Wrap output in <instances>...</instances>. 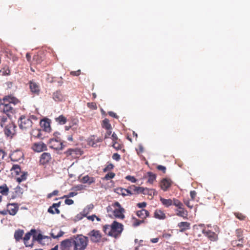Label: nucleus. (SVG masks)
<instances>
[{"mask_svg": "<svg viewBox=\"0 0 250 250\" xmlns=\"http://www.w3.org/2000/svg\"><path fill=\"white\" fill-rule=\"evenodd\" d=\"M20 104V101L13 95L4 96L0 103V114L12 116L16 112V105Z\"/></svg>", "mask_w": 250, "mask_h": 250, "instance_id": "obj_1", "label": "nucleus"}, {"mask_svg": "<svg viewBox=\"0 0 250 250\" xmlns=\"http://www.w3.org/2000/svg\"><path fill=\"white\" fill-rule=\"evenodd\" d=\"M38 118L35 115H21L18 120V124L20 129L27 130L30 128L33 125V121H36Z\"/></svg>", "mask_w": 250, "mask_h": 250, "instance_id": "obj_2", "label": "nucleus"}, {"mask_svg": "<svg viewBox=\"0 0 250 250\" xmlns=\"http://www.w3.org/2000/svg\"><path fill=\"white\" fill-rule=\"evenodd\" d=\"M77 250H85L88 245V237L83 235H77L71 237Z\"/></svg>", "mask_w": 250, "mask_h": 250, "instance_id": "obj_3", "label": "nucleus"}, {"mask_svg": "<svg viewBox=\"0 0 250 250\" xmlns=\"http://www.w3.org/2000/svg\"><path fill=\"white\" fill-rule=\"evenodd\" d=\"M112 206L114 208L113 211V215L115 217L123 219L125 218L124 213L125 211V209L121 206L118 202H115L112 204Z\"/></svg>", "mask_w": 250, "mask_h": 250, "instance_id": "obj_4", "label": "nucleus"}, {"mask_svg": "<svg viewBox=\"0 0 250 250\" xmlns=\"http://www.w3.org/2000/svg\"><path fill=\"white\" fill-rule=\"evenodd\" d=\"M16 125L13 122L9 123L5 125L3 131L5 136L7 137L12 138L16 134Z\"/></svg>", "mask_w": 250, "mask_h": 250, "instance_id": "obj_5", "label": "nucleus"}, {"mask_svg": "<svg viewBox=\"0 0 250 250\" xmlns=\"http://www.w3.org/2000/svg\"><path fill=\"white\" fill-rule=\"evenodd\" d=\"M60 248L61 250H77L71 238L62 241Z\"/></svg>", "mask_w": 250, "mask_h": 250, "instance_id": "obj_6", "label": "nucleus"}, {"mask_svg": "<svg viewBox=\"0 0 250 250\" xmlns=\"http://www.w3.org/2000/svg\"><path fill=\"white\" fill-rule=\"evenodd\" d=\"M111 229L112 230V236L117 237L122 232L123 225L116 221H114L111 224Z\"/></svg>", "mask_w": 250, "mask_h": 250, "instance_id": "obj_7", "label": "nucleus"}, {"mask_svg": "<svg viewBox=\"0 0 250 250\" xmlns=\"http://www.w3.org/2000/svg\"><path fill=\"white\" fill-rule=\"evenodd\" d=\"M88 235L90 238V240L94 243L99 242L102 238V234L99 230L93 229L90 231Z\"/></svg>", "mask_w": 250, "mask_h": 250, "instance_id": "obj_8", "label": "nucleus"}, {"mask_svg": "<svg viewBox=\"0 0 250 250\" xmlns=\"http://www.w3.org/2000/svg\"><path fill=\"white\" fill-rule=\"evenodd\" d=\"M50 147L56 150H62L63 148L62 142L57 139H51L49 140Z\"/></svg>", "mask_w": 250, "mask_h": 250, "instance_id": "obj_9", "label": "nucleus"}, {"mask_svg": "<svg viewBox=\"0 0 250 250\" xmlns=\"http://www.w3.org/2000/svg\"><path fill=\"white\" fill-rule=\"evenodd\" d=\"M31 148L34 151L37 152H41L47 149V146L42 142L33 144Z\"/></svg>", "mask_w": 250, "mask_h": 250, "instance_id": "obj_10", "label": "nucleus"}, {"mask_svg": "<svg viewBox=\"0 0 250 250\" xmlns=\"http://www.w3.org/2000/svg\"><path fill=\"white\" fill-rule=\"evenodd\" d=\"M28 84L31 93L35 95H39L41 92L39 84L33 81H30Z\"/></svg>", "mask_w": 250, "mask_h": 250, "instance_id": "obj_11", "label": "nucleus"}, {"mask_svg": "<svg viewBox=\"0 0 250 250\" xmlns=\"http://www.w3.org/2000/svg\"><path fill=\"white\" fill-rule=\"evenodd\" d=\"M103 139L95 135L91 136L88 139V144L94 147L97 146V143L102 142Z\"/></svg>", "mask_w": 250, "mask_h": 250, "instance_id": "obj_12", "label": "nucleus"}, {"mask_svg": "<svg viewBox=\"0 0 250 250\" xmlns=\"http://www.w3.org/2000/svg\"><path fill=\"white\" fill-rule=\"evenodd\" d=\"M202 232L211 241H215L218 239L217 234L210 230L203 229Z\"/></svg>", "mask_w": 250, "mask_h": 250, "instance_id": "obj_13", "label": "nucleus"}, {"mask_svg": "<svg viewBox=\"0 0 250 250\" xmlns=\"http://www.w3.org/2000/svg\"><path fill=\"white\" fill-rule=\"evenodd\" d=\"M19 210V206L18 204L12 203L8 204L7 205V211L9 214L15 215Z\"/></svg>", "mask_w": 250, "mask_h": 250, "instance_id": "obj_14", "label": "nucleus"}, {"mask_svg": "<svg viewBox=\"0 0 250 250\" xmlns=\"http://www.w3.org/2000/svg\"><path fill=\"white\" fill-rule=\"evenodd\" d=\"M23 157V153L20 150L14 151L10 155V158L12 161L18 162L22 159Z\"/></svg>", "mask_w": 250, "mask_h": 250, "instance_id": "obj_15", "label": "nucleus"}, {"mask_svg": "<svg viewBox=\"0 0 250 250\" xmlns=\"http://www.w3.org/2000/svg\"><path fill=\"white\" fill-rule=\"evenodd\" d=\"M51 160V156L50 153L48 152L43 153L40 159V163L41 165H44L48 163Z\"/></svg>", "mask_w": 250, "mask_h": 250, "instance_id": "obj_16", "label": "nucleus"}, {"mask_svg": "<svg viewBox=\"0 0 250 250\" xmlns=\"http://www.w3.org/2000/svg\"><path fill=\"white\" fill-rule=\"evenodd\" d=\"M160 187L164 191H167L172 184V181L168 178L163 179L160 182Z\"/></svg>", "mask_w": 250, "mask_h": 250, "instance_id": "obj_17", "label": "nucleus"}, {"mask_svg": "<svg viewBox=\"0 0 250 250\" xmlns=\"http://www.w3.org/2000/svg\"><path fill=\"white\" fill-rule=\"evenodd\" d=\"M61 202H59L57 203H54L53 205L50 206L48 209V212L51 214H60V211L58 208L61 206Z\"/></svg>", "mask_w": 250, "mask_h": 250, "instance_id": "obj_18", "label": "nucleus"}, {"mask_svg": "<svg viewBox=\"0 0 250 250\" xmlns=\"http://www.w3.org/2000/svg\"><path fill=\"white\" fill-rule=\"evenodd\" d=\"M115 191L118 194L122 195L125 197V196L131 195L132 193L129 189H125L122 188H118L115 189Z\"/></svg>", "mask_w": 250, "mask_h": 250, "instance_id": "obj_19", "label": "nucleus"}, {"mask_svg": "<svg viewBox=\"0 0 250 250\" xmlns=\"http://www.w3.org/2000/svg\"><path fill=\"white\" fill-rule=\"evenodd\" d=\"M65 96L60 90H57L53 94V99L56 102H62L64 100Z\"/></svg>", "mask_w": 250, "mask_h": 250, "instance_id": "obj_20", "label": "nucleus"}, {"mask_svg": "<svg viewBox=\"0 0 250 250\" xmlns=\"http://www.w3.org/2000/svg\"><path fill=\"white\" fill-rule=\"evenodd\" d=\"M66 154L67 156H72L73 157H76L78 155L82 154V151L79 148H70L66 151Z\"/></svg>", "mask_w": 250, "mask_h": 250, "instance_id": "obj_21", "label": "nucleus"}, {"mask_svg": "<svg viewBox=\"0 0 250 250\" xmlns=\"http://www.w3.org/2000/svg\"><path fill=\"white\" fill-rule=\"evenodd\" d=\"M42 131L39 129H33L31 132V137L34 138H37V139H43V136L42 134Z\"/></svg>", "mask_w": 250, "mask_h": 250, "instance_id": "obj_22", "label": "nucleus"}, {"mask_svg": "<svg viewBox=\"0 0 250 250\" xmlns=\"http://www.w3.org/2000/svg\"><path fill=\"white\" fill-rule=\"evenodd\" d=\"M178 227L180 229V232H184L190 229V224L188 222H181L178 224Z\"/></svg>", "mask_w": 250, "mask_h": 250, "instance_id": "obj_23", "label": "nucleus"}, {"mask_svg": "<svg viewBox=\"0 0 250 250\" xmlns=\"http://www.w3.org/2000/svg\"><path fill=\"white\" fill-rule=\"evenodd\" d=\"M143 188L141 187H136L135 185H131L128 188V189L131 190L132 194H138L142 193Z\"/></svg>", "mask_w": 250, "mask_h": 250, "instance_id": "obj_24", "label": "nucleus"}, {"mask_svg": "<svg viewBox=\"0 0 250 250\" xmlns=\"http://www.w3.org/2000/svg\"><path fill=\"white\" fill-rule=\"evenodd\" d=\"M42 127L43 128L44 131L49 132L51 131V128L50 126V123L47 120H42L41 122Z\"/></svg>", "mask_w": 250, "mask_h": 250, "instance_id": "obj_25", "label": "nucleus"}, {"mask_svg": "<svg viewBox=\"0 0 250 250\" xmlns=\"http://www.w3.org/2000/svg\"><path fill=\"white\" fill-rule=\"evenodd\" d=\"M176 215L178 216L182 217L183 218L187 219L188 212L187 210L185 209L183 207H182V209L178 208L176 210Z\"/></svg>", "mask_w": 250, "mask_h": 250, "instance_id": "obj_26", "label": "nucleus"}, {"mask_svg": "<svg viewBox=\"0 0 250 250\" xmlns=\"http://www.w3.org/2000/svg\"><path fill=\"white\" fill-rule=\"evenodd\" d=\"M136 215L142 219H145L149 216V213L147 210L145 209H142L140 210L137 211Z\"/></svg>", "mask_w": 250, "mask_h": 250, "instance_id": "obj_27", "label": "nucleus"}, {"mask_svg": "<svg viewBox=\"0 0 250 250\" xmlns=\"http://www.w3.org/2000/svg\"><path fill=\"white\" fill-rule=\"evenodd\" d=\"M81 182L83 183H88L89 185L95 182V179L92 177H89L88 175L83 176L81 180Z\"/></svg>", "mask_w": 250, "mask_h": 250, "instance_id": "obj_28", "label": "nucleus"}, {"mask_svg": "<svg viewBox=\"0 0 250 250\" xmlns=\"http://www.w3.org/2000/svg\"><path fill=\"white\" fill-rule=\"evenodd\" d=\"M64 233V232L61 230H59L58 232H57V230L53 229L51 231L50 235L51 237L54 239H57L63 236Z\"/></svg>", "mask_w": 250, "mask_h": 250, "instance_id": "obj_29", "label": "nucleus"}, {"mask_svg": "<svg viewBox=\"0 0 250 250\" xmlns=\"http://www.w3.org/2000/svg\"><path fill=\"white\" fill-rule=\"evenodd\" d=\"M0 125L3 127L6 125V123L8 121V118H10L12 116H7L5 114H0Z\"/></svg>", "mask_w": 250, "mask_h": 250, "instance_id": "obj_30", "label": "nucleus"}, {"mask_svg": "<svg viewBox=\"0 0 250 250\" xmlns=\"http://www.w3.org/2000/svg\"><path fill=\"white\" fill-rule=\"evenodd\" d=\"M236 236L239 242L242 243L244 242V239L243 237V231L241 229H237L235 231Z\"/></svg>", "mask_w": 250, "mask_h": 250, "instance_id": "obj_31", "label": "nucleus"}, {"mask_svg": "<svg viewBox=\"0 0 250 250\" xmlns=\"http://www.w3.org/2000/svg\"><path fill=\"white\" fill-rule=\"evenodd\" d=\"M154 216L158 219H164L166 216L165 214L161 210L157 209L154 212Z\"/></svg>", "mask_w": 250, "mask_h": 250, "instance_id": "obj_32", "label": "nucleus"}, {"mask_svg": "<svg viewBox=\"0 0 250 250\" xmlns=\"http://www.w3.org/2000/svg\"><path fill=\"white\" fill-rule=\"evenodd\" d=\"M23 234V230L18 229L16 230L14 233V238L16 239V241H19L22 238Z\"/></svg>", "mask_w": 250, "mask_h": 250, "instance_id": "obj_33", "label": "nucleus"}, {"mask_svg": "<svg viewBox=\"0 0 250 250\" xmlns=\"http://www.w3.org/2000/svg\"><path fill=\"white\" fill-rule=\"evenodd\" d=\"M103 231L106 234L112 236V230L111 229V225H105L104 226Z\"/></svg>", "mask_w": 250, "mask_h": 250, "instance_id": "obj_34", "label": "nucleus"}, {"mask_svg": "<svg viewBox=\"0 0 250 250\" xmlns=\"http://www.w3.org/2000/svg\"><path fill=\"white\" fill-rule=\"evenodd\" d=\"M160 201L162 204L166 207H168L172 205L173 200L170 199H166L163 198H160Z\"/></svg>", "mask_w": 250, "mask_h": 250, "instance_id": "obj_35", "label": "nucleus"}, {"mask_svg": "<svg viewBox=\"0 0 250 250\" xmlns=\"http://www.w3.org/2000/svg\"><path fill=\"white\" fill-rule=\"evenodd\" d=\"M9 192V188L6 184L0 186V194L2 195H7Z\"/></svg>", "mask_w": 250, "mask_h": 250, "instance_id": "obj_36", "label": "nucleus"}, {"mask_svg": "<svg viewBox=\"0 0 250 250\" xmlns=\"http://www.w3.org/2000/svg\"><path fill=\"white\" fill-rule=\"evenodd\" d=\"M94 208V205L92 204L88 205L84 208L83 209V213L84 215H86L89 214L90 212L92 211Z\"/></svg>", "mask_w": 250, "mask_h": 250, "instance_id": "obj_37", "label": "nucleus"}, {"mask_svg": "<svg viewBox=\"0 0 250 250\" xmlns=\"http://www.w3.org/2000/svg\"><path fill=\"white\" fill-rule=\"evenodd\" d=\"M55 121L60 125H64L67 122V119L62 115L55 118Z\"/></svg>", "mask_w": 250, "mask_h": 250, "instance_id": "obj_38", "label": "nucleus"}, {"mask_svg": "<svg viewBox=\"0 0 250 250\" xmlns=\"http://www.w3.org/2000/svg\"><path fill=\"white\" fill-rule=\"evenodd\" d=\"M102 126L106 129H112L111 125L109 123V120L106 118L104 119L102 121Z\"/></svg>", "mask_w": 250, "mask_h": 250, "instance_id": "obj_39", "label": "nucleus"}, {"mask_svg": "<svg viewBox=\"0 0 250 250\" xmlns=\"http://www.w3.org/2000/svg\"><path fill=\"white\" fill-rule=\"evenodd\" d=\"M21 173V175L16 178V181L19 183L22 181H25L26 179L27 176V172H22Z\"/></svg>", "mask_w": 250, "mask_h": 250, "instance_id": "obj_40", "label": "nucleus"}, {"mask_svg": "<svg viewBox=\"0 0 250 250\" xmlns=\"http://www.w3.org/2000/svg\"><path fill=\"white\" fill-rule=\"evenodd\" d=\"M143 191L142 193L144 194H147L150 196H152L154 194L155 190L153 189H149L147 188H143Z\"/></svg>", "mask_w": 250, "mask_h": 250, "instance_id": "obj_41", "label": "nucleus"}, {"mask_svg": "<svg viewBox=\"0 0 250 250\" xmlns=\"http://www.w3.org/2000/svg\"><path fill=\"white\" fill-rule=\"evenodd\" d=\"M11 171H13L16 175H18L21 173V169L19 165H14L11 168Z\"/></svg>", "mask_w": 250, "mask_h": 250, "instance_id": "obj_42", "label": "nucleus"}, {"mask_svg": "<svg viewBox=\"0 0 250 250\" xmlns=\"http://www.w3.org/2000/svg\"><path fill=\"white\" fill-rule=\"evenodd\" d=\"M243 243H244L239 242L238 241V240H234L231 241V245L233 247H237L239 248H242L243 247V246H244Z\"/></svg>", "mask_w": 250, "mask_h": 250, "instance_id": "obj_43", "label": "nucleus"}, {"mask_svg": "<svg viewBox=\"0 0 250 250\" xmlns=\"http://www.w3.org/2000/svg\"><path fill=\"white\" fill-rule=\"evenodd\" d=\"M147 174H148V178L147 182H148L150 184H152L153 182L156 179V175H155V174H153L152 172H148Z\"/></svg>", "mask_w": 250, "mask_h": 250, "instance_id": "obj_44", "label": "nucleus"}, {"mask_svg": "<svg viewBox=\"0 0 250 250\" xmlns=\"http://www.w3.org/2000/svg\"><path fill=\"white\" fill-rule=\"evenodd\" d=\"M172 205L177 207L179 209H182V207H184L183 204L179 200L175 198L173 199Z\"/></svg>", "mask_w": 250, "mask_h": 250, "instance_id": "obj_45", "label": "nucleus"}, {"mask_svg": "<svg viewBox=\"0 0 250 250\" xmlns=\"http://www.w3.org/2000/svg\"><path fill=\"white\" fill-rule=\"evenodd\" d=\"M112 147H113L116 150H121L122 148L123 145L119 143V141H116L112 143Z\"/></svg>", "mask_w": 250, "mask_h": 250, "instance_id": "obj_46", "label": "nucleus"}, {"mask_svg": "<svg viewBox=\"0 0 250 250\" xmlns=\"http://www.w3.org/2000/svg\"><path fill=\"white\" fill-rule=\"evenodd\" d=\"M115 176V174L114 172H109L105 175L103 179L105 180H109L113 178Z\"/></svg>", "mask_w": 250, "mask_h": 250, "instance_id": "obj_47", "label": "nucleus"}, {"mask_svg": "<svg viewBox=\"0 0 250 250\" xmlns=\"http://www.w3.org/2000/svg\"><path fill=\"white\" fill-rule=\"evenodd\" d=\"M33 61L36 62V63H40L42 60V57L38 54L34 56Z\"/></svg>", "mask_w": 250, "mask_h": 250, "instance_id": "obj_48", "label": "nucleus"}, {"mask_svg": "<svg viewBox=\"0 0 250 250\" xmlns=\"http://www.w3.org/2000/svg\"><path fill=\"white\" fill-rule=\"evenodd\" d=\"M86 217L88 220H90L91 221H94V219H96L97 221H101V219L99 217L97 216L95 214H93L90 216H86Z\"/></svg>", "mask_w": 250, "mask_h": 250, "instance_id": "obj_49", "label": "nucleus"}, {"mask_svg": "<svg viewBox=\"0 0 250 250\" xmlns=\"http://www.w3.org/2000/svg\"><path fill=\"white\" fill-rule=\"evenodd\" d=\"M235 217L240 220H244L246 218V216L241 213L235 212L234 213Z\"/></svg>", "mask_w": 250, "mask_h": 250, "instance_id": "obj_50", "label": "nucleus"}, {"mask_svg": "<svg viewBox=\"0 0 250 250\" xmlns=\"http://www.w3.org/2000/svg\"><path fill=\"white\" fill-rule=\"evenodd\" d=\"M87 106L88 107L93 110H95L97 108L96 104L94 102L87 103Z\"/></svg>", "mask_w": 250, "mask_h": 250, "instance_id": "obj_51", "label": "nucleus"}, {"mask_svg": "<svg viewBox=\"0 0 250 250\" xmlns=\"http://www.w3.org/2000/svg\"><path fill=\"white\" fill-rule=\"evenodd\" d=\"M31 236V233L30 232L26 233L24 235V237L23 238V239L25 245L26 244L27 241L30 239Z\"/></svg>", "mask_w": 250, "mask_h": 250, "instance_id": "obj_52", "label": "nucleus"}, {"mask_svg": "<svg viewBox=\"0 0 250 250\" xmlns=\"http://www.w3.org/2000/svg\"><path fill=\"white\" fill-rule=\"evenodd\" d=\"M114 167V166L112 164L110 163L106 165V166L104 168L103 171L104 172H106L108 170H111Z\"/></svg>", "mask_w": 250, "mask_h": 250, "instance_id": "obj_53", "label": "nucleus"}, {"mask_svg": "<svg viewBox=\"0 0 250 250\" xmlns=\"http://www.w3.org/2000/svg\"><path fill=\"white\" fill-rule=\"evenodd\" d=\"M34 237L41 243L43 240V235L41 233H39L37 236H34Z\"/></svg>", "mask_w": 250, "mask_h": 250, "instance_id": "obj_54", "label": "nucleus"}, {"mask_svg": "<svg viewBox=\"0 0 250 250\" xmlns=\"http://www.w3.org/2000/svg\"><path fill=\"white\" fill-rule=\"evenodd\" d=\"M125 179L132 183H135L137 181L136 179L134 176L130 175L126 176Z\"/></svg>", "mask_w": 250, "mask_h": 250, "instance_id": "obj_55", "label": "nucleus"}, {"mask_svg": "<svg viewBox=\"0 0 250 250\" xmlns=\"http://www.w3.org/2000/svg\"><path fill=\"white\" fill-rule=\"evenodd\" d=\"M77 194V192H70L67 195H64L62 198H68L69 197H73Z\"/></svg>", "mask_w": 250, "mask_h": 250, "instance_id": "obj_56", "label": "nucleus"}, {"mask_svg": "<svg viewBox=\"0 0 250 250\" xmlns=\"http://www.w3.org/2000/svg\"><path fill=\"white\" fill-rule=\"evenodd\" d=\"M85 216H86V215H84V214L83 213V211H82L80 213L77 215V216H76V220H78V221L81 220L84 217H85Z\"/></svg>", "mask_w": 250, "mask_h": 250, "instance_id": "obj_57", "label": "nucleus"}, {"mask_svg": "<svg viewBox=\"0 0 250 250\" xmlns=\"http://www.w3.org/2000/svg\"><path fill=\"white\" fill-rule=\"evenodd\" d=\"M111 129H106L107 131L104 135V139H106L110 137V136L111 135L112 133Z\"/></svg>", "mask_w": 250, "mask_h": 250, "instance_id": "obj_58", "label": "nucleus"}, {"mask_svg": "<svg viewBox=\"0 0 250 250\" xmlns=\"http://www.w3.org/2000/svg\"><path fill=\"white\" fill-rule=\"evenodd\" d=\"M112 159L117 161H119L121 159V156L117 153H114L112 155Z\"/></svg>", "mask_w": 250, "mask_h": 250, "instance_id": "obj_59", "label": "nucleus"}, {"mask_svg": "<svg viewBox=\"0 0 250 250\" xmlns=\"http://www.w3.org/2000/svg\"><path fill=\"white\" fill-rule=\"evenodd\" d=\"M58 193H59V191L58 190H54L52 192L48 194L47 195V198H50L51 197H52L53 196H56V195H57L58 194Z\"/></svg>", "mask_w": 250, "mask_h": 250, "instance_id": "obj_60", "label": "nucleus"}, {"mask_svg": "<svg viewBox=\"0 0 250 250\" xmlns=\"http://www.w3.org/2000/svg\"><path fill=\"white\" fill-rule=\"evenodd\" d=\"M81 74V70H78L75 71H71L70 72V75L73 76H78Z\"/></svg>", "mask_w": 250, "mask_h": 250, "instance_id": "obj_61", "label": "nucleus"}, {"mask_svg": "<svg viewBox=\"0 0 250 250\" xmlns=\"http://www.w3.org/2000/svg\"><path fill=\"white\" fill-rule=\"evenodd\" d=\"M111 138L112 140V143L119 141L116 134L114 132L112 134Z\"/></svg>", "mask_w": 250, "mask_h": 250, "instance_id": "obj_62", "label": "nucleus"}, {"mask_svg": "<svg viewBox=\"0 0 250 250\" xmlns=\"http://www.w3.org/2000/svg\"><path fill=\"white\" fill-rule=\"evenodd\" d=\"M184 202L185 204L189 208H193V205L190 204V201L189 200H184Z\"/></svg>", "mask_w": 250, "mask_h": 250, "instance_id": "obj_63", "label": "nucleus"}, {"mask_svg": "<svg viewBox=\"0 0 250 250\" xmlns=\"http://www.w3.org/2000/svg\"><path fill=\"white\" fill-rule=\"evenodd\" d=\"M196 192L195 190H192L190 192V196L192 200H194L196 196Z\"/></svg>", "mask_w": 250, "mask_h": 250, "instance_id": "obj_64", "label": "nucleus"}]
</instances>
